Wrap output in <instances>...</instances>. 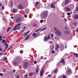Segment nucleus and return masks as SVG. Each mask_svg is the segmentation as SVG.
Returning a JSON list of instances; mask_svg holds the SVG:
<instances>
[{
  "mask_svg": "<svg viewBox=\"0 0 78 78\" xmlns=\"http://www.w3.org/2000/svg\"><path fill=\"white\" fill-rule=\"evenodd\" d=\"M20 25H21V23H19L16 25V26L13 28V31H16L17 30H20L21 28L20 26Z\"/></svg>",
  "mask_w": 78,
  "mask_h": 78,
  "instance_id": "f257e3e1",
  "label": "nucleus"
},
{
  "mask_svg": "<svg viewBox=\"0 0 78 78\" xmlns=\"http://www.w3.org/2000/svg\"><path fill=\"white\" fill-rule=\"evenodd\" d=\"M55 30L56 31L55 32V34L56 35H57V36H60L62 34V33L59 30H58L56 28H55Z\"/></svg>",
  "mask_w": 78,
  "mask_h": 78,
  "instance_id": "f03ea898",
  "label": "nucleus"
},
{
  "mask_svg": "<svg viewBox=\"0 0 78 78\" xmlns=\"http://www.w3.org/2000/svg\"><path fill=\"white\" fill-rule=\"evenodd\" d=\"M40 34L39 33H37L36 34L35 33H34L32 35V36H34V38H36L38 37L39 36Z\"/></svg>",
  "mask_w": 78,
  "mask_h": 78,
  "instance_id": "7ed1b4c3",
  "label": "nucleus"
},
{
  "mask_svg": "<svg viewBox=\"0 0 78 78\" xmlns=\"http://www.w3.org/2000/svg\"><path fill=\"white\" fill-rule=\"evenodd\" d=\"M50 35H49L47 37L46 36H45L44 38V41L46 42V41H48V39H50Z\"/></svg>",
  "mask_w": 78,
  "mask_h": 78,
  "instance_id": "20e7f679",
  "label": "nucleus"
},
{
  "mask_svg": "<svg viewBox=\"0 0 78 78\" xmlns=\"http://www.w3.org/2000/svg\"><path fill=\"white\" fill-rule=\"evenodd\" d=\"M28 62H26L24 63L23 65V67L24 69H26V68H27V67H28Z\"/></svg>",
  "mask_w": 78,
  "mask_h": 78,
  "instance_id": "39448f33",
  "label": "nucleus"
},
{
  "mask_svg": "<svg viewBox=\"0 0 78 78\" xmlns=\"http://www.w3.org/2000/svg\"><path fill=\"white\" fill-rule=\"evenodd\" d=\"M21 20H22L21 18L18 17L16 19V22L17 23H18V22H20L21 21Z\"/></svg>",
  "mask_w": 78,
  "mask_h": 78,
  "instance_id": "423d86ee",
  "label": "nucleus"
},
{
  "mask_svg": "<svg viewBox=\"0 0 78 78\" xmlns=\"http://www.w3.org/2000/svg\"><path fill=\"white\" fill-rule=\"evenodd\" d=\"M5 45H6V46L5 47V49L3 51V52H5V51H6V49H7V48H8V44H7V43H5Z\"/></svg>",
  "mask_w": 78,
  "mask_h": 78,
  "instance_id": "0eeeda50",
  "label": "nucleus"
},
{
  "mask_svg": "<svg viewBox=\"0 0 78 78\" xmlns=\"http://www.w3.org/2000/svg\"><path fill=\"white\" fill-rule=\"evenodd\" d=\"M65 2L64 5H66L69 4V2H70V1L69 0H65Z\"/></svg>",
  "mask_w": 78,
  "mask_h": 78,
  "instance_id": "6e6552de",
  "label": "nucleus"
},
{
  "mask_svg": "<svg viewBox=\"0 0 78 78\" xmlns=\"http://www.w3.org/2000/svg\"><path fill=\"white\" fill-rule=\"evenodd\" d=\"M60 63H62L63 65H65V64H66V62H64V58L62 59L60 61Z\"/></svg>",
  "mask_w": 78,
  "mask_h": 78,
  "instance_id": "1a4fd4ad",
  "label": "nucleus"
},
{
  "mask_svg": "<svg viewBox=\"0 0 78 78\" xmlns=\"http://www.w3.org/2000/svg\"><path fill=\"white\" fill-rule=\"evenodd\" d=\"M56 45L57 47H55V50H56V51H58V49L59 48V45H58V44H56Z\"/></svg>",
  "mask_w": 78,
  "mask_h": 78,
  "instance_id": "9d476101",
  "label": "nucleus"
},
{
  "mask_svg": "<svg viewBox=\"0 0 78 78\" xmlns=\"http://www.w3.org/2000/svg\"><path fill=\"white\" fill-rule=\"evenodd\" d=\"M48 16V14L47 12H45L43 14V17H47Z\"/></svg>",
  "mask_w": 78,
  "mask_h": 78,
  "instance_id": "9b49d317",
  "label": "nucleus"
},
{
  "mask_svg": "<svg viewBox=\"0 0 78 78\" xmlns=\"http://www.w3.org/2000/svg\"><path fill=\"white\" fill-rule=\"evenodd\" d=\"M54 71L55 73V74L57 73L58 71V69L56 68V69H54Z\"/></svg>",
  "mask_w": 78,
  "mask_h": 78,
  "instance_id": "f8f14e48",
  "label": "nucleus"
},
{
  "mask_svg": "<svg viewBox=\"0 0 78 78\" xmlns=\"http://www.w3.org/2000/svg\"><path fill=\"white\" fill-rule=\"evenodd\" d=\"M51 8H55V5L53 4V3H52L51 4Z\"/></svg>",
  "mask_w": 78,
  "mask_h": 78,
  "instance_id": "ddd939ff",
  "label": "nucleus"
},
{
  "mask_svg": "<svg viewBox=\"0 0 78 78\" xmlns=\"http://www.w3.org/2000/svg\"><path fill=\"white\" fill-rule=\"evenodd\" d=\"M19 9H23V6L22 5L20 4L19 6Z\"/></svg>",
  "mask_w": 78,
  "mask_h": 78,
  "instance_id": "4468645a",
  "label": "nucleus"
},
{
  "mask_svg": "<svg viewBox=\"0 0 78 78\" xmlns=\"http://www.w3.org/2000/svg\"><path fill=\"white\" fill-rule=\"evenodd\" d=\"M65 9L66 11H70L71 10L70 8H69V7H66Z\"/></svg>",
  "mask_w": 78,
  "mask_h": 78,
  "instance_id": "2eb2a0df",
  "label": "nucleus"
},
{
  "mask_svg": "<svg viewBox=\"0 0 78 78\" xmlns=\"http://www.w3.org/2000/svg\"><path fill=\"white\" fill-rule=\"evenodd\" d=\"M64 33H65V34H69V33H70L69 31L67 30L65 31H64Z\"/></svg>",
  "mask_w": 78,
  "mask_h": 78,
  "instance_id": "dca6fc26",
  "label": "nucleus"
},
{
  "mask_svg": "<svg viewBox=\"0 0 78 78\" xmlns=\"http://www.w3.org/2000/svg\"><path fill=\"white\" fill-rule=\"evenodd\" d=\"M30 35L27 36V37H26L25 39V41H27V40H28V39L30 38Z\"/></svg>",
  "mask_w": 78,
  "mask_h": 78,
  "instance_id": "f3484780",
  "label": "nucleus"
},
{
  "mask_svg": "<svg viewBox=\"0 0 78 78\" xmlns=\"http://www.w3.org/2000/svg\"><path fill=\"white\" fill-rule=\"evenodd\" d=\"M44 73V71H42L41 72L40 76H42L43 75V73Z\"/></svg>",
  "mask_w": 78,
  "mask_h": 78,
  "instance_id": "a211bd4d",
  "label": "nucleus"
},
{
  "mask_svg": "<svg viewBox=\"0 0 78 78\" xmlns=\"http://www.w3.org/2000/svg\"><path fill=\"white\" fill-rule=\"evenodd\" d=\"M11 27H8L7 29V33H8V32L9 31V30H11Z\"/></svg>",
  "mask_w": 78,
  "mask_h": 78,
  "instance_id": "6ab92c4d",
  "label": "nucleus"
},
{
  "mask_svg": "<svg viewBox=\"0 0 78 78\" xmlns=\"http://www.w3.org/2000/svg\"><path fill=\"white\" fill-rule=\"evenodd\" d=\"M71 72H72V70L71 69H69L68 71V74H70V73H71Z\"/></svg>",
  "mask_w": 78,
  "mask_h": 78,
  "instance_id": "aec40b11",
  "label": "nucleus"
},
{
  "mask_svg": "<svg viewBox=\"0 0 78 78\" xmlns=\"http://www.w3.org/2000/svg\"><path fill=\"white\" fill-rule=\"evenodd\" d=\"M41 30V28L38 29L37 30H35V33H37V32H38V31H40Z\"/></svg>",
  "mask_w": 78,
  "mask_h": 78,
  "instance_id": "412c9836",
  "label": "nucleus"
},
{
  "mask_svg": "<svg viewBox=\"0 0 78 78\" xmlns=\"http://www.w3.org/2000/svg\"><path fill=\"white\" fill-rule=\"evenodd\" d=\"M73 55H75L76 58H78V54L74 53Z\"/></svg>",
  "mask_w": 78,
  "mask_h": 78,
  "instance_id": "4be33fe9",
  "label": "nucleus"
},
{
  "mask_svg": "<svg viewBox=\"0 0 78 78\" xmlns=\"http://www.w3.org/2000/svg\"><path fill=\"white\" fill-rule=\"evenodd\" d=\"M37 24L35 23H34L33 24V27H37Z\"/></svg>",
  "mask_w": 78,
  "mask_h": 78,
  "instance_id": "5701e85b",
  "label": "nucleus"
},
{
  "mask_svg": "<svg viewBox=\"0 0 78 78\" xmlns=\"http://www.w3.org/2000/svg\"><path fill=\"white\" fill-rule=\"evenodd\" d=\"M39 2H36V5L35 6V7H36V6H37V5H39Z\"/></svg>",
  "mask_w": 78,
  "mask_h": 78,
  "instance_id": "b1692460",
  "label": "nucleus"
},
{
  "mask_svg": "<svg viewBox=\"0 0 78 78\" xmlns=\"http://www.w3.org/2000/svg\"><path fill=\"white\" fill-rule=\"evenodd\" d=\"M74 18H75V19H78V15H76L74 16Z\"/></svg>",
  "mask_w": 78,
  "mask_h": 78,
  "instance_id": "393cba45",
  "label": "nucleus"
},
{
  "mask_svg": "<svg viewBox=\"0 0 78 78\" xmlns=\"http://www.w3.org/2000/svg\"><path fill=\"white\" fill-rule=\"evenodd\" d=\"M73 25H75V26H76L77 25V23L76 22L73 23Z\"/></svg>",
  "mask_w": 78,
  "mask_h": 78,
  "instance_id": "a878e982",
  "label": "nucleus"
},
{
  "mask_svg": "<svg viewBox=\"0 0 78 78\" xmlns=\"http://www.w3.org/2000/svg\"><path fill=\"white\" fill-rule=\"evenodd\" d=\"M30 30H29L28 31L27 33H26L24 35V36H26L27 34H28V33H30Z\"/></svg>",
  "mask_w": 78,
  "mask_h": 78,
  "instance_id": "bb28decb",
  "label": "nucleus"
},
{
  "mask_svg": "<svg viewBox=\"0 0 78 78\" xmlns=\"http://www.w3.org/2000/svg\"><path fill=\"white\" fill-rule=\"evenodd\" d=\"M46 29H47V27H45L44 28L41 29L40 31H44V30H46Z\"/></svg>",
  "mask_w": 78,
  "mask_h": 78,
  "instance_id": "cd10ccee",
  "label": "nucleus"
},
{
  "mask_svg": "<svg viewBox=\"0 0 78 78\" xmlns=\"http://www.w3.org/2000/svg\"><path fill=\"white\" fill-rule=\"evenodd\" d=\"M2 42L3 44H5V42L6 43V40H3V41H2Z\"/></svg>",
  "mask_w": 78,
  "mask_h": 78,
  "instance_id": "c85d7f7f",
  "label": "nucleus"
},
{
  "mask_svg": "<svg viewBox=\"0 0 78 78\" xmlns=\"http://www.w3.org/2000/svg\"><path fill=\"white\" fill-rule=\"evenodd\" d=\"M12 11L13 12H14V13H16V12H17V10H16V9H15L13 10Z\"/></svg>",
  "mask_w": 78,
  "mask_h": 78,
  "instance_id": "c756f323",
  "label": "nucleus"
},
{
  "mask_svg": "<svg viewBox=\"0 0 78 78\" xmlns=\"http://www.w3.org/2000/svg\"><path fill=\"white\" fill-rule=\"evenodd\" d=\"M3 60H4V61H6V60H7V58L5 57V58H4L3 59Z\"/></svg>",
  "mask_w": 78,
  "mask_h": 78,
  "instance_id": "7c9ffc66",
  "label": "nucleus"
},
{
  "mask_svg": "<svg viewBox=\"0 0 78 78\" xmlns=\"http://www.w3.org/2000/svg\"><path fill=\"white\" fill-rule=\"evenodd\" d=\"M10 4L11 6H12V5H13V2H12V1H11Z\"/></svg>",
  "mask_w": 78,
  "mask_h": 78,
  "instance_id": "2f4dec72",
  "label": "nucleus"
},
{
  "mask_svg": "<svg viewBox=\"0 0 78 78\" xmlns=\"http://www.w3.org/2000/svg\"><path fill=\"white\" fill-rule=\"evenodd\" d=\"M54 37V34H51V38H53Z\"/></svg>",
  "mask_w": 78,
  "mask_h": 78,
  "instance_id": "473e14b6",
  "label": "nucleus"
},
{
  "mask_svg": "<svg viewBox=\"0 0 78 78\" xmlns=\"http://www.w3.org/2000/svg\"><path fill=\"white\" fill-rule=\"evenodd\" d=\"M13 64L15 66H16V65H17V63L16 62H15L13 63Z\"/></svg>",
  "mask_w": 78,
  "mask_h": 78,
  "instance_id": "72a5a7b5",
  "label": "nucleus"
},
{
  "mask_svg": "<svg viewBox=\"0 0 78 78\" xmlns=\"http://www.w3.org/2000/svg\"><path fill=\"white\" fill-rule=\"evenodd\" d=\"M33 74V73H31L29 74V76H31Z\"/></svg>",
  "mask_w": 78,
  "mask_h": 78,
  "instance_id": "f704fd0d",
  "label": "nucleus"
},
{
  "mask_svg": "<svg viewBox=\"0 0 78 78\" xmlns=\"http://www.w3.org/2000/svg\"><path fill=\"white\" fill-rule=\"evenodd\" d=\"M52 53L55 54V51L54 50H52L51 51Z\"/></svg>",
  "mask_w": 78,
  "mask_h": 78,
  "instance_id": "c9c22d12",
  "label": "nucleus"
},
{
  "mask_svg": "<svg viewBox=\"0 0 78 78\" xmlns=\"http://www.w3.org/2000/svg\"><path fill=\"white\" fill-rule=\"evenodd\" d=\"M76 12H77V11H78V7H76Z\"/></svg>",
  "mask_w": 78,
  "mask_h": 78,
  "instance_id": "e433bc0d",
  "label": "nucleus"
},
{
  "mask_svg": "<svg viewBox=\"0 0 78 78\" xmlns=\"http://www.w3.org/2000/svg\"><path fill=\"white\" fill-rule=\"evenodd\" d=\"M44 22V20H40V23H43Z\"/></svg>",
  "mask_w": 78,
  "mask_h": 78,
  "instance_id": "4c0bfd02",
  "label": "nucleus"
},
{
  "mask_svg": "<svg viewBox=\"0 0 78 78\" xmlns=\"http://www.w3.org/2000/svg\"><path fill=\"white\" fill-rule=\"evenodd\" d=\"M20 53L21 54H22V53H23V51H22V50H21V51H20Z\"/></svg>",
  "mask_w": 78,
  "mask_h": 78,
  "instance_id": "58836bf2",
  "label": "nucleus"
},
{
  "mask_svg": "<svg viewBox=\"0 0 78 78\" xmlns=\"http://www.w3.org/2000/svg\"><path fill=\"white\" fill-rule=\"evenodd\" d=\"M34 64H37V61H35L34 62Z\"/></svg>",
  "mask_w": 78,
  "mask_h": 78,
  "instance_id": "ea45409f",
  "label": "nucleus"
},
{
  "mask_svg": "<svg viewBox=\"0 0 78 78\" xmlns=\"http://www.w3.org/2000/svg\"><path fill=\"white\" fill-rule=\"evenodd\" d=\"M70 12H68L67 13V16H70Z\"/></svg>",
  "mask_w": 78,
  "mask_h": 78,
  "instance_id": "a19ab883",
  "label": "nucleus"
},
{
  "mask_svg": "<svg viewBox=\"0 0 78 78\" xmlns=\"http://www.w3.org/2000/svg\"><path fill=\"white\" fill-rule=\"evenodd\" d=\"M38 70H39V69H36V73H38Z\"/></svg>",
  "mask_w": 78,
  "mask_h": 78,
  "instance_id": "79ce46f5",
  "label": "nucleus"
},
{
  "mask_svg": "<svg viewBox=\"0 0 78 78\" xmlns=\"http://www.w3.org/2000/svg\"><path fill=\"white\" fill-rule=\"evenodd\" d=\"M64 21L66 22H67V19L66 18H65L64 19Z\"/></svg>",
  "mask_w": 78,
  "mask_h": 78,
  "instance_id": "37998d69",
  "label": "nucleus"
},
{
  "mask_svg": "<svg viewBox=\"0 0 78 78\" xmlns=\"http://www.w3.org/2000/svg\"><path fill=\"white\" fill-rule=\"evenodd\" d=\"M3 76V74L2 73H0V76Z\"/></svg>",
  "mask_w": 78,
  "mask_h": 78,
  "instance_id": "c03bdc74",
  "label": "nucleus"
},
{
  "mask_svg": "<svg viewBox=\"0 0 78 78\" xmlns=\"http://www.w3.org/2000/svg\"><path fill=\"white\" fill-rule=\"evenodd\" d=\"M0 51H3V50H2V48L0 47Z\"/></svg>",
  "mask_w": 78,
  "mask_h": 78,
  "instance_id": "a18cd8bd",
  "label": "nucleus"
},
{
  "mask_svg": "<svg viewBox=\"0 0 78 78\" xmlns=\"http://www.w3.org/2000/svg\"><path fill=\"white\" fill-rule=\"evenodd\" d=\"M66 78V76H63L62 78Z\"/></svg>",
  "mask_w": 78,
  "mask_h": 78,
  "instance_id": "49530a36",
  "label": "nucleus"
},
{
  "mask_svg": "<svg viewBox=\"0 0 78 78\" xmlns=\"http://www.w3.org/2000/svg\"><path fill=\"white\" fill-rule=\"evenodd\" d=\"M2 9H5V7H4L3 6H2Z\"/></svg>",
  "mask_w": 78,
  "mask_h": 78,
  "instance_id": "de8ad7c7",
  "label": "nucleus"
},
{
  "mask_svg": "<svg viewBox=\"0 0 78 78\" xmlns=\"http://www.w3.org/2000/svg\"><path fill=\"white\" fill-rule=\"evenodd\" d=\"M49 43H50V44H53V42H52L51 41H50Z\"/></svg>",
  "mask_w": 78,
  "mask_h": 78,
  "instance_id": "09e8293b",
  "label": "nucleus"
},
{
  "mask_svg": "<svg viewBox=\"0 0 78 78\" xmlns=\"http://www.w3.org/2000/svg\"><path fill=\"white\" fill-rule=\"evenodd\" d=\"M24 31H25V30L23 29V30H22L21 31V33H23V32H24Z\"/></svg>",
  "mask_w": 78,
  "mask_h": 78,
  "instance_id": "8fccbe9b",
  "label": "nucleus"
},
{
  "mask_svg": "<svg viewBox=\"0 0 78 78\" xmlns=\"http://www.w3.org/2000/svg\"><path fill=\"white\" fill-rule=\"evenodd\" d=\"M76 32H77V33H78V28H76Z\"/></svg>",
  "mask_w": 78,
  "mask_h": 78,
  "instance_id": "3c124183",
  "label": "nucleus"
},
{
  "mask_svg": "<svg viewBox=\"0 0 78 78\" xmlns=\"http://www.w3.org/2000/svg\"><path fill=\"white\" fill-rule=\"evenodd\" d=\"M24 17L25 18H27V15H25Z\"/></svg>",
  "mask_w": 78,
  "mask_h": 78,
  "instance_id": "603ef678",
  "label": "nucleus"
},
{
  "mask_svg": "<svg viewBox=\"0 0 78 78\" xmlns=\"http://www.w3.org/2000/svg\"><path fill=\"white\" fill-rule=\"evenodd\" d=\"M62 18H64V17H65V16H64V15L62 16Z\"/></svg>",
  "mask_w": 78,
  "mask_h": 78,
  "instance_id": "864d4df0",
  "label": "nucleus"
},
{
  "mask_svg": "<svg viewBox=\"0 0 78 78\" xmlns=\"http://www.w3.org/2000/svg\"><path fill=\"white\" fill-rule=\"evenodd\" d=\"M16 78H19V75L17 76Z\"/></svg>",
  "mask_w": 78,
  "mask_h": 78,
  "instance_id": "5fc2aeb1",
  "label": "nucleus"
},
{
  "mask_svg": "<svg viewBox=\"0 0 78 78\" xmlns=\"http://www.w3.org/2000/svg\"><path fill=\"white\" fill-rule=\"evenodd\" d=\"M48 76H49V77H51V75L50 74H49L48 75Z\"/></svg>",
  "mask_w": 78,
  "mask_h": 78,
  "instance_id": "6e6d98bb",
  "label": "nucleus"
},
{
  "mask_svg": "<svg viewBox=\"0 0 78 78\" xmlns=\"http://www.w3.org/2000/svg\"><path fill=\"white\" fill-rule=\"evenodd\" d=\"M65 29H66V30H67L68 29V28H67V27H65Z\"/></svg>",
  "mask_w": 78,
  "mask_h": 78,
  "instance_id": "4d7b16f0",
  "label": "nucleus"
},
{
  "mask_svg": "<svg viewBox=\"0 0 78 78\" xmlns=\"http://www.w3.org/2000/svg\"><path fill=\"white\" fill-rule=\"evenodd\" d=\"M25 29H26V27H24L23 28V30H25Z\"/></svg>",
  "mask_w": 78,
  "mask_h": 78,
  "instance_id": "13d9d810",
  "label": "nucleus"
},
{
  "mask_svg": "<svg viewBox=\"0 0 78 78\" xmlns=\"http://www.w3.org/2000/svg\"><path fill=\"white\" fill-rule=\"evenodd\" d=\"M13 72H14V73H16V70L15 69L13 70Z\"/></svg>",
  "mask_w": 78,
  "mask_h": 78,
  "instance_id": "bf43d9fd",
  "label": "nucleus"
},
{
  "mask_svg": "<svg viewBox=\"0 0 78 78\" xmlns=\"http://www.w3.org/2000/svg\"><path fill=\"white\" fill-rule=\"evenodd\" d=\"M11 18L12 19H14V17H12H12H11Z\"/></svg>",
  "mask_w": 78,
  "mask_h": 78,
  "instance_id": "052dcab7",
  "label": "nucleus"
},
{
  "mask_svg": "<svg viewBox=\"0 0 78 78\" xmlns=\"http://www.w3.org/2000/svg\"><path fill=\"white\" fill-rule=\"evenodd\" d=\"M48 62V61H47L46 62V63H45V65H46V64H47V62Z\"/></svg>",
  "mask_w": 78,
  "mask_h": 78,
  "instance_id": "680f3d73",
  "label": "nucleus"
},
{
  "mask_svg": "<svg viewBox=\"0 0 78 78\" xmlns=\"http://www.w3.org/2000/svg\"><path fill=\"white\" fill-rule=\"evenodd\" d=\"M2 6V4H0V6Z\"/></svg>",
  "mask_w": 78,
  "mask_h": 78,
  "instance_id": "e2e57ef3",
  "label": "nucleus"
},
{
  "mask_svg": "<svg viewBox=\"0 0 78 78\" xmlns=\"http://www.w3.org/2000/svg\"><path fill=\"white\" fill-rule=\"evenodd\" d=\"M53 48H54V46H53V48H52L51 50H53Z\"/></svg>",
  "mask_w": 78,
  "mask_h": 78,
  "instance_id": "0e129e2a",
  "label": "nucleus"
},
{
  "mask_svg": "<svg viewBox=\"0 0 78 78\" xmlns=\"http://www.w3.org/2000/svg\"><path fill=\"white\" fill-rule=\"evenodd\" d=\"M27 76H28V74H26V75H25V76L26 77H27Z\"/></svg>",
  "mask_w": 78,
  "mask_h": 78,
  "instance_id": "69168bd1",
  "label": "nucleus"
},
{
  "mask_svg": "<svg viewBox=\"0 0 78 78\" xmlns=\"http://www.w3.org/2000/svg\"><path fill=\"white\" fill-rule=\"evenodd\" d=\"M3 55V53H0V55Z\"/></svg>",
  "mask_w": 78,
  "mask_h": 78,
  "instance_id": "338daca9",
  "label": "nucleus"
},
{
  "mask_svg": "<svg viewBox=\"0 0 78 78\" xmlns=\"http://www.w3.org/2000/svg\"><path fill=\"white\" fill-rule=\"evenodd\" d=\"M3 39H2V38H0V41H2Z\"/></svg>",
  "mask_w": 78,
  "mask_h": 78,
  "instance_id": "774afa93",
  "label": "nucleus"
}]
</instances>
